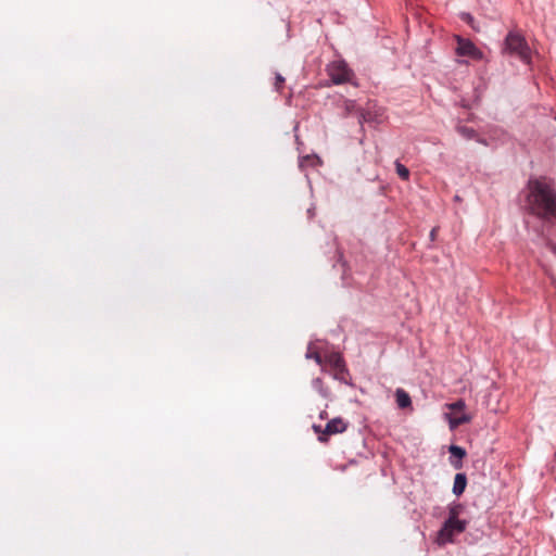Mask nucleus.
<instances>
[{"mask_svg":"<svg viewBox=\"0 0 556 556\" xmlns=\"http://www.w3.org/2000/svg\"><path fill=\"white\" fill-rule=\"evenodd\" d=\"M523 210L539 219H556V188L547 176L530 177L522 190Z\"/></svg>","mask_w":556,"mask_h":556,"instance_id":"1","label":"nucleus"},{"mask_svg":"<svg viewBox=\"0 0 556 556\" xmlns=\"http://www.w3.org/2000/svg\"><path fill=\"white\" fill-rule=\"evenodd\" d=\"M503 52L516 55L526 64L530 63L531 50L526 39L518 33L509 31L504 40Z\"/></svg>","mask_w":556,"mask_h":556,"instance_id":"2","label":"nucleus"},{"mask_svg":"<svg viewBox=\"0 0 556 556\" xmlns=\"http://www.w3.org/2000/svg\"><path fill=\"white\" fill-rule=\"evenodd\" d=\"M467 521L457 518L454 510L451 511L448 518L444 521L442 528L438 532L437 543L445 545L452 543L455 535L463 533L466 530Z\"/></svg>","mask_w":556,"mask_h":556,"instance_id":"3","label":"nucleus"},{"mask_svg":"<svg viewBox=\"0 0 556 556\" xmlns=\"http://www.w3.org/2000/svg\"><path fill=\"white\" fill-rule=\"evenodd\" d=\"M327 73L334 85L346 83L352 76V71L343 60H337L328 64Z\"/></svg>","mask_w":556,"mask_h":556,"instance_id":"4","label":"nucleus"},{"mask_svg":"<svg viewBox=\"0 0 556 556\" xmlns=\"http://www.w3.org/2000/svg\"><path fill=\"white\" fill-rule=\"evenodd\" d=\"M456 41L457 47L455 52L458 56H467L475 61H480L483 59V52L477 48L471 40L456 36Z\"/></svg>","mask_w":556,"mask_h":556,"instance_id":"5","label":"nucleus"},{"mask_svg":"<svg viewBox=\"0 0 556 556\" xmlns=\"http://www.w3.org/2000/svg\"><path fill=\"white\" fill-rule=\"evenodd\" d=\"M447 407L455 413L454 415L446 414L451 429H455L456 427L470 421V416L462 413L466 408L465 401L458 400L454 403L447 404Z\"/></svg>","mask_w":556,"mask_h":556,"instance_id":"6","label":"nucleus"},{"mask_svg":"<svg viewBox=\"0 0 556 556\" xmlns=\"http://www.w3.org/2000/svg\"><path fill=\"white\" fill-rule=\"evenodd\" d=\"M348 424L340 417L329 420L325 427V434L342 433L346 430Z\"/></svg>","mask_w":556,"mask_h":556,"instance_id":"7","label":"nucleus"},{"mask_svg":"<svg viewBox=\"0 0 556 556\" xmlns=\"http://www.w3.org/2000/svg\"><path fill=\"white\" fill-rule=\"evenodd\" d=\"M467 485V477L464 472L456 473L453 484V493L459 496L464 493Z\"/></svg>","mask_w":556,"mask_h":556,"instance_id":"8","label":"nucleus"},{"mask_svg":"<svg viewBox=\"0 0 556 556\" xmlns=\"http://www.w3.org/2000/svg\"><path fill=\"white\" fill-rule=\"evenodd\" d=\"M395 399H396V404L400 408H407L412 405V400H410L409 394L401 388L396 389Z\"/></svg>","mask_w":556,"mask_h":556,"instance_id":"9","label":"nucleus"},{"mask_svg":"<svg viewBox=\"0 0 556 556\" xmlns=\"http://www.w3.org/2000/svg\"><path fill=\"white\" fill-rule=\"evenodd\" d=\"M326 362L338 371H342L344 369V361L339 353L329 354L326 357Z\"/></svg>","mask_w":556,"mask_h":556,"instance_id":"10","label":"nucleus"},{"mask_svg":"<svg viewBox=\"0 0 556 556\" xmlns=\"http://www.w3.org/2000/svg\"><path fill=\"white\" fill-rule=\"evenodd\" d=\"M320 163L317 155H306L300 159V167L316 166Z\"/></svg>","mask_w":556,"mask_h":556,"instance_id":"11","label":"nucleus"},{"mask_svg":"<svg viewBox=\"0 0 556 556\" xmlns=\"http://www.w3.org/2000/svg\"><path fill=\"white\" fill-rule=\"evenodd\" d=\"M307 359H314L318 365L321 364V357L318 352L313 351V343L308 344L307 352L305 354Z\"/></svg>","mask_w":556,"mask_h":556,"instance_id":"12","label":"nucleus"},{"mask_svg":"<svg viewBox=\"0 0 556 556\" xmlns=\"http://www.w3.org/2000/svg\"><path fill=\"white\" fill-rule=\"evenodd\" d=\"M457 131L460 136H463L466 139H472L476 136L475 129L466 127V126H458Z\"/></svg>","mask_w":556,"mask_h":556,"instance_id":"13","label":"nucleus"},{"mask_svg":"<svg viewBox=\"0 0 556 556\" xmlns=\"http://www.w3.org/2000/svg\"><path fill=\"white\" fill-rule=\"evenodd\" d=\"M395 168H396V173L397 175L403 179V180H407L409 178V170L408 168L403 165L402 163L400 162H396L395 163Z\"/></svg>","mask_w":556,"mask_h":556,"instance_id":"14","label":"nucleus"},{"mask_svg":"<svg viewBox=\"0 0 556 556\" xmlns=\"http://www.w3.org/2000/svg\"><path fill=\"white\" fill-rule=\"evenodd\" d=\"M313 387L321 394L324 397L329 396V392L327 389L324 388L323 381L320 378H315L313 380Z\"/></svg>","mask_w":556,"mask_h":556,"instance_id":"15","label":"nucleus"},{"mask_svg":"<svg viewBox=\"0 0 556 556\" xmlns=\"http://www.w3.org/2000/svg\"><path fill=\"white\" fill-rule=\"evenodd\" d=\"M450 453L453 456H456L459 459H462L466 455L465 450L463 447H460V446H457V445H451L450 446Z\"/></svg>","mask_w":556,"mask_h":556,"instance_id":"16","label":"nucleus"},{"mask_svg":"<svg viewBox=\"0 0 556 556\" xmlns=\"http://www.w3.org/2000/svg\"><path fill=\"white\" fill-rule=\"evenodd\" d=\"M343 108L346 114L356 111V102L354 100H344Z\"/></svg>","mask_w":556,"mask_h":556,"instance_id":"17","label":"nucleus"},{"mask_svg":"<svg viewBox=\"0 0 556 556\" xmlns=\"http://www.w3.org/2000/svg\"><path fill=\"white\" fill-rule=\"evenodd\" d=\"M460 17L463 21L468 23L475 30H479V28L473 23V17L469 13H462Z\"/></svg>","mask_w":556,"mask_h":556,"instance_id":"18","label":"nucleus"},{"mask_svg":"<svg viewBox=\"0 0 556 556\" xmlns=\"http://www.w3.org/2000/svg\"><path fill=\"white\" fill-rule=\"evenodd\" d=\"M358 119H359L361 125H363L365 122H369L370 121L369 113L361 111Z\"/></svg>","mask_w":556,"mask_h":556,"instance_id":"19","label":"nucleus"},{"mask_svg":"<svg viewBox=\"0 0 556 556\" xmlns=\"http://www.w3.org/2000/svg\"><path fill=\"white\" fill-rule=\"evenodd\" d=\"M285 81V78L280 75V74H277L276 75V88L277 90L280 88V85Z\"/></svg>","mask_w":556,"mask_h":556,"instance_id":"20","label":"nucleus"},{"mask_svg":"<svg viewBox=\"0 0 556 556\" xmlns=\"http://www.w3.org/2000/svg\"><path fill=\"white\" fill-rule=\"evenodd\" d=\"M435 231H437V229H435V228H433V229L431 230V232H430L431 240H433V239H434Z\"/></svg>","mask_w":556,"mask_h":556,"instance_id":"21","label":"nucleus"},{"mask_svg":"<svg viewBox=\"0 0 556 556\" xmlns=\"http://www.w3.org/2000/svg\"><path fill=\"white\" fill-rule=\"evenodd\" d=\"M307 213H308V215H309L311 217L314 215V213H313V210H312V208H309V210L307 211Z\"/></svg>","mask_w":556,"mask_h":556,"instance_id":"22","label":"nucleus"},{"mask_svg":"<svg viewBox=\"0 0 556 556\" xmlns=\"http://www.w3.org/2000/svg\"><path fill=\"white\" fill-rule=\"evenodd\" d=\"M551 250L553 251V253L556 254V247L555 245H551Z\"/></svg>","mask_w":556,"mask_h":556,"instance_id":"23","label":"nucleus"},{"mask_svg":"<svg viewBox=\"0 0 556 556\" xmlns=\"http://www.w3.org/2000/svg\"><path fill=\"white\" fill-rule=\"evenodd\" d=\"M314 429H315V431H319L320 427L319 426H314Z\"/></svg>","mask_w":556,"mask_h":556,"instance_id":"24","label":"nucleus"}]
</instances>
